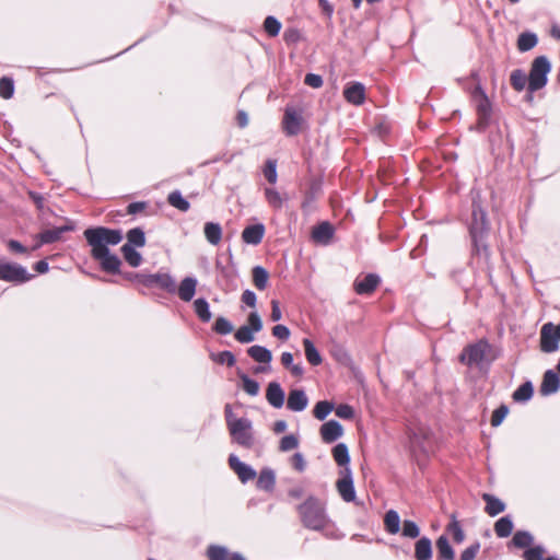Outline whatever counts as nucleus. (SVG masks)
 Wrapping results in <instances>:
<instances>
[{"label":"nucleus","instance_id":"obj_1","mask_svg":"<svg viewBox=\"0 0 560 560\" xmlns=\"http://www.w3.org/2000/svg\"><path fill=\"white\" fill-rule=\"evenodd\" d=\"M302 525L315 532H320L326 538L341 539L343 534L336 527L327 514L326 504L314 495H308L296 508Z\"/></svg>","mask_w":560,"mask_h":560},{"label":"nucleus","instance_id":"obj_2","mask_svg":"<svg viewBox=\"0 0 560 560\" xmlns=\"http://www.w3.org/2000/svg\"><path fill=\"white\" fill-rule=\"evenodd\" d=\"M489 231V222L487 218L486 210L481 207L479 200V194L477 192L472 197L471 203V222L469 225V233L472 241L474 252L477 254H481L482 252L487 253L488 247L485 243V237Z\"/></svg>","mask_w":560,"mask_h":560},{"label":"nucleus","instance_id":"obj_3","mask_svg":"<svg viewBox=\"0 0 560 560\" xmlns=\"http://www.w3.org/2000/svg\"><path fill=\"white\" fill-rule=\"evenodd\" d=\"M84 237L91 246V255H105L109 245H117L122 240L120 230L104 226L90 228L84 231Z\"/></svg>","mask_w":560,"mask_h":560},{"label":"nucleus","instance_id":"obj_4","mask_svg":"<svg viewBox=\"0 0 560 560\" xmlns=\"http://www.w3.org/2000/svg\"><path fill=\"white\" fill-rule=\"evenodd\" d=\"M551 71V63L546 56L536 57L529 69L528 86L530 93L541 90L548 82V74Z\"/></svg>","mask_w":560,"mask_h":560},{"label":"nucleus","instance_id":"obj_5","mask_svg":"<svg viewBox=\"0 0 560 560\" xmlns=\"http://www.w3.org/2000/svg\"><path fill=\"white\" fill-rule=\"evenodd\" d=\"M232 440L245 448H252L255 443L253 423L248 418H238L229 429Z\"/></svg>","mask_w":560,"mask_h":560},{"label":"nucleus","instance_id":"obj_6","mask_svg":"<svg viewBox=\"0 0 560 560\" xmlns=\"http://www.w3.org/2000/svg\"><path fill=\"white\" fill-rule=\"evenodd\" d=\"M490 349L491 346L487 340H478L477 342L464 348L459 355V361L468 366L480 365Z\"/></svg>","mask_w":560,"mask_h":560},{"label":"nucleus","instance_id":"obj_7","mask_svg":"<svg viewBox=\"0 0 560 560\" xmlns=\"http://www.w3.org/2000/svg\"><path fill=\"white\" fill-rule=\"evenodd\" d=\"M135 279L144 287H156L168 293L176 292V283L170 273H136Z\"/></svg>","mask_w":560,"mask_h":560},{"label":"nucleus","instance_id":"obj_8","mask_svg":"<svg viewBox=\"0 0 560 560\" xmlns=\"http://www.w3.org/2000/svg\"><path fill=\"white\" fill-rule=\"evenodd\" d=\"M33 278L25 267L15 262L0 264V280L13 283H25Z\"/></svg>","mask_w":560,"mask_h":560},{"label":"nucleus","instance_id":"obj_9","mask_svg":"<svg viewBox=\"0 0 560 560\" xmlns=\"http://www.w3.org/2000/svg\"><path fill=\"white\" fill-rule=\"evenodd\" d=\"M262 329V320L257 312H252L247 317V324L241 326L234 334V338L241 343H249L255 340V334Z\"/></svg>","mask_w":560,"mask_h":560},{"label":"nucleus","instance_id":"obj_10","mask_svg":"<svg viewBox=\"0 0 560 560\" xmlns=\"http://www.w3.org/2000/svg\"><path fill=\"white\" fill-rule=\"evenodd\" d=\"M472 97L476 102L478 126L480 129H485L488 126L489 119L491 117V103L480 85L475 88Z\"/></svg>","mask_w":560,"mask_h":560},{"label":"nucleus","instance_id":"obj_11","mask_svg":"<svg viewBox=\"0 0 560 560\" xmlns=\"http://www.w3.org/2000/svg\"><path fill=\"white\" fill-rule=\"evenodd\" d=\"M336 488L345 502H354L355 489L350 467H345L340 470V478L336 482Z\"/></svg>","mask_w":560,"mask_h":560},{"label":"nucleus","instance_id":"obj_12","mask_svg":"<svg viewBox=\"0 0 560 560\" xmlns=\"http://www.w3.org/2000/svg\"><path fill=\"white\" fill-rule=\"evenodd\" d=\"M303 118L301 114L291 106H288L284 110L282 128L287 136H296L301 131Z\"/></svg>","mask_w":560,"mask_h":560},{"label":"nucleus","instance_id":"obj_13","mask_svg":"<svg viewBox=\"0 0 560 560\" xmlns=\"http://www.w3.org/2000/svg\"><path fill=\"white\" fill-rule=\"evenodd\" d=\"M559 340L555 335V325L546 323L540 329V350L546 353H551L558 350Z\"/></svg>","mask_w":560,"mask_h":560},{"label":"nucleus","instance_id":"obj_14","mask_svg":"<svg viewBox=\"0 0 560 560\" xmlns=\"http://www.w3.org/2000/svg\"><path fill=\"white\" fill-rule=\"evenodd\" d=\"M229 465L243 483L253 480L256 477L255 469H253L249 465L241 462L240 458L234 454L229 456Z\"/></svg>","mask_w":560,"mask_h":560},{"label":"nucleus","instance_id":"obj_15","mask_svg":"<svg viewBox=\"0 0 560 560\" xmlns=\"http://www.w3.org/2000/svg\"><path fill=\"white\" fill-rule=\"evenodd\" d=\"M343 96L348 103L360 106L365 102V86L360 82H351L346 85Z\"/></svg>","mask_w":560,"mask_h":560},{"label":"nucleus","instance_id":"obj_16","mask_svg":"<svg viewBox=\"0 0 560 560\" xmlns=\"http://www.w3.org/2000/svg\"><path fill=\"white\" fill-rule=\"evenodd\" d=\"M266 399L270 406L280 409L285 401V393L277 382H270L266 389Z\"/></svg>","mask_w":560,"mask_h":560},{"label":"nucleus","instance_id":"obj_17","mask_svg":"<svg viewBox=\"0 0 560 560\" xmlns=\"http://www.w3.org/2000/svg\"><path fill=\"white\" fill-rule=\"evenodd\" d=\"M343 434L342 425L336 420H329L320 427V436L325 443H332Z\"/></svg>","mask_w":560,"mask_h":560},{"label":"nucleus","instance_id":"obj_18","mask_svg":"<svg viewBox=\"0 0 560 560\" xmlns=\"http://www.w3.org/2000/svg\"><path fill=\"white\" fill-rule=\"evenodd\" d=\"M381 279L375 273H369L362 279L354 281V291L360 295L371 294L380 284Z\"/></svg>","mask_w":560,"mask_h":560},{"label":"nucleus","instance_id":"obj_19","mask_svg":"<svg viewBox=\"0 0 560 560\" xmlns=\"http://www.w3.org/2000/svg\"><path fill=\"white\" fill-rule=\"evenodd\" d=\"M266 229L262 223L246 226L242 232V241L248 245H258L261 243Z\"/></svg>","mask_w":560,"mask_h":560},{"label":"nucleus","instance_id":"obj_20","mask_svg":"<svg viewBox=\"0 0 560 560\" xmlns=\"http://www.w3.org/2000/svg\"><path fill=\"white\" fill-rule=\"evenodd\" d=\"M308 398L303 389H292L289 393L287 408L294 412H301L306 409Z\"/></svg>","mask_w":560,"mask_h":560},{"label":"nucleus","instance_id":"obj_21","mask_svg":"<svg viewBox=\"0 0 560 560\" xmlns=\"http://www.w3.org/2000/svg\"><path fill=\"white\" fill-rule=\"evenodd\" d=\"M560 381L558 374L552 370H547L544 374L540 385V394L549 396L559 390Z\"/></svg>","mask_w":560,"mask_h":560},{"label":"nucleus","instance_id":"obj_22","mask_svg":"<svg viewBox=\"0 0 560 560\" xmlns=\"http://www.w3.org/2000/svg\"><path fill=\"white\" fill-rule=\"evenodd\" d=\"M197 284L198 281L195 277L184 278L177 288L179 299L184 302H190L195 296Z\"/></svg>","mask_w":560,"mask_h":560},{"label":"nucleus","instance_id":"obj_23","mask_svg":"<svg viewBox=\"0 0 560 560\" xmlns=\"http://www.w3.org/2000/svg\"><path fill=\"white\" fill-rule=\"evenodd\" d=\"M92 257L95 260L100 261L101 267L104 271L109 272V273L119 272L121 261L118 258V256L110 254L109 250H107V253L105 255H101V256L92 255Z\"/></svg>","mask_w":560,"mask_h":560},{"label":"nucleus","instance_id":"obj_24","mask_svg":"<svg viewBox=\"0 0 560 560\" xmlns=\"http://www.w3.org/2000/svg\"><path fill=\"white\" fill-rule=\"evenodd\" d=\"M334 236V228L329 222H322L312 231V237L315 242L328 244Z\"/></svg>","mask_w":560,"mask_h":560},{"label":"nucleus","instance_id":"obj_25","mask_svg":"<svg viewBox=\"0 0 560 560\" xmlns=\"http://www.w3.org/2000/svg\"><path fill=\"white\" fill-rule=\"evenodd\" d=\"M433 556L432 541L428 537H421L415 545L416 560H431Z\"/></svg>","mask_w":560,"mask_h":560},{"label":"nucleus","instance_id":"obj_26","mask_svg":"<svg viewBox=\"0 0 560 560\" xmlns=\"http://www.w3.org/2000/svg\"><path fill=\"white\" fill-rule=\"evenodd\" d=\"M73 226L70 224L55 228V229H48L43 231L39 234V240L42 244H51L54 242H57L61 238L62 234L68 231H72Z\"/></svg>","mask_w":560,"mask_h":560},{"label":"nucleus","instance_id":"obj_27","mask_svg":"<svg viewBox=\"0 0 560 560\" xmlns=\"http://www.w3.org/2000/svg\"><path fill=\"white\" fill-rule=\"evenodd\" d=\"M482 500L486 502L485 511L490 516H495L505 510V503L492 494L483 493Z\"/></svg>","mask_w":560,"mask_h":560},{"label":"nucleus","instance_id":"obj_28","mask_svg":"<svg viewBox=\"0 0 560 560\" xmlns=\"http://www.w3.org/2000/svg\"><path fill=\"white\" fill-rule=\"evenodd\" d=\"M322 192V180L314 178L311 180L308 189L305 192V198L302 202V209L308 210L311 205L318 198Z\"/></svg>","mask_w":560,"mask_h":560},{"label":"nucleus","instance_id":"obj_29","mask_svg":"<svg viewBox=\"0 0 560 560\" xmlns=\"http://www.w3.org/2000/svg\"><path fill=\"white\" fill-rule=\"evenodd\" d=\"M247 354L260 364H269L272 360V353L269 349L262 346H252L247 349Z\"/></svg>","mask_w":560,"mask_h":560},{"label":"nucleus","instance_id":"obj_30","mask_svg":"<svg viewBox=\"0 0 560 560\" xmlns=\"http://www.w3.org/2000/svg\"><path fill=\"white\" fill-rule=\"evenodd\" d=\"M436 559L438 560H454L455 551L452 548L446 536L442 535L436 539Z\"/></svg>","mask_w":560,"mask_h":560},{"label":"nucleus","instance_id":"obj_31","mask_svg":"<svg viewBox=\"0 0 560 560\" xmlns=\"http://www.w3.org/2000/svg\"><path fill=\"white\" fill-rule=\"evenodd\" d=\"M206 240L211 245H218L222 238V229L219 223L207 222L203 228Z\"/></svg>","mask_w":560,"mask_h":560},{"label":"nucleus","instance_id":"obj_32","mask_svg":"<svg viewBox=\"0 0 560 560\" xmlns=\"http://www.w3.org/2000/svg\"><path fill=\"white\" fill-rule=\"evenodd\" d=\"M513 521L510 515L499 518L494 524V533L500 538L509 537L513 532Z\"/></svg>","mask_w":560,"mask_h":560},{"label":"nucleus","instance_id":"obj_33","mask_svg":"<svg viewBox=\"0 0 560 560\" xmlns=\"http://www.w3.org/2000/svg\"><path fill=\"white\" fill-rule=\"evenodd\" d=\"M276 475L270 468H264L258 477L257 487L259 489L271 491L275 488Z\"/></svg>","mask_w":560,"mask_h":560},{"label":"nucleus","instance_id":"obj_34","mask_svg":"<svg viewBox=\"0 0 560 560\" xmlns=\"http://www.w3.org/2000/svg\"><path fill=\"white\" fill-rule=\"evenodd\" d=\"M332 457L336 464L342 469L345 467H349L350 456H349V450L348 446L345 443H338L332 448Z\"/></svg>","mask_w":560,"mask_h":560},{"label":"nucleus","instance_id":"obj_35","mask_svg":"<svg viewBox=\"0 0 560 560\" xmlns=\"http://www.w3.org/2000/svg\"><path fill=\"white\" fill-rule=\"evenodd\" d=\"M303 347L305 352V358L308 361V363L313 366H317L322 363L323 359L319 354L318 350L314 346L313 341L305 338L303 340Z\"/></svg>","mask_w":560,"mask_h":560},{"label":"nucleus","instance_id":"obj_36","mask_svg":"<svg viewBox=\"0 0 560 560\" xmlns=\"http://www.w3.org/2000/svg\"><path fill=\"white\" fill-rule=\"evenodd\" d=\"M538 43V37L535 33L524 32L517 38V49L522 52L533 49Z\"/></svg>","mask_w":560,"mask_h":560},{"label":"nucleus","instance_id":"obj_37","mask_svg":"<svg viewBox=\"0 0 560 560\" xmlns=\"http://www.w3.org/2000/svg\"><path fill=\"white\" fill-rule=\"evenodd\" d=\"M194 311H195L196 315L198 316V318L202 323L210 322L212 314L209 308V303L206 299L199 298V299L195 300L194 301Z\"/></svg>","mask_w":560,"mask_h":560},{"label":"nucleus","instance_id":"obj_38","mask_svg":"<svg viewBox=\"0 0 560 560\" xmlns=\"http://www.w3.org/2000/svg\"><path fill=\"white\" fill-rule=\"evenodd\" d=\"M384 525L387 533L395 535L400 529V517L395 510H389L384 516Z\"/></svg>","mask_w":560,"mask_h":560},{"label":"nucleus","instance_id":"obj_39","mask_svg":"<svg viewBox=\"0 0 560 560\" xmlns=\"http://www.w3.org/2000/svg\"><path fill=\"white\" fill-rule=\"evenodd\" d=\"M121 253L124 255L125 260L131 266V267H139L142 262V256L141 254L136 250L135 247L130 246V244H124L121 246Z\"/></svg>","mask_w":560,"mask_h":560},{"label":"nucleus","instance_id":"obj_40","mask_svg":"<svg viewBox=\"0 0 560 560\" xmlns=\"http://www.w3.org/2000/svg\"><path fill=\"white\" fill-rule=\"evenodd\" d=\"M132 247H143L145 245V234L141 228H133L127 232V243Z\"/></svg>","mask_w":560,"mask_h":560},{"label":"nucleus","instance_id":"obj_41","mask_svg":"<svg viewBox=\"0 0 560 560\" xmlns=\"http://www.w3.org/2000/svg\"><path fill=\"white\" fill-rule=\"evenodd\" d=\"M534 393V387L532 382L527 381L523 383L514 393H513V399L518 402H526L528 401Z\"/></svg>","mask_w":560,"mask_h":560},{"label":"nucleus","instance_id":"obj_42","mask_svg":"<svg viewBox=\"0 0 560 560\" xmlns=\"http://www.w3.org/2000/svg\"><path fill=\"white\" fill-rule=\"evenodd\" d=\"M510 83L515 91L521 92L525 89L526 83L528 84V79L522 69H515L511 72Z\"/></svg>","mask_w":560,"mask_h":560},{"label":"nucleus","instance_id":"obj_43","mask_svg":"<svg viewBox=\"0 0 560 560\" xmlns=\"http://www.w3.org/2000/svg\"><path fill=\"white\" fill-rule=\"evenodd\" d=\"M268 271L261 267L256 266L253 268V282L258 290H265L268 284Z\"/></svg>","mask_w":560,"mask_h":560},{"label":"nucleus","instance_id":"obj_44","mask_svg":"<svg viewBox=\"0 0 560 560\" xmlns=\"http://www.w3.org/2000/svg\"><path fill=\"white\" fill-rule=\"evenodd\" d=\"M167 201L172 207L183 212L188 211L190 208V203L182 196L180 191L178 190L172 191L167 197Z\"/></svg>","mask_w":560,"mask_h":560},{"label":"nucleus","instance_id":"obj_45","mask_svg":"<svg viewBox=\"0 0 560 560\" xmlns=\"http://www.w3.org/2000/svg\"><path fill=\"white\" fill-rule=\"evenodd\" d=\"M334 408L335 406L332 402L328 400H320L315 405L313 415L318 420H325Z\"/></svg>","mask_w":560,"mask_h":560},{"label":"nucleus","instance_id":"obj_46","mask_svg":"<svg viewBox=\"0 0 560 560\" xmlns=\"http://www.w3.org/2000/svg\"><path fill=\"white\" fill-rule=\"evenodd\" d=\"M242 381V387L245 393L249 396H257L259 393V383L253 378H250L245 373L238 375Z\"/></svg>","mask_w":560,"mask_h":560},{"label":"nucleus","instance_id":"obj_47","mask_svg":"<svg viewBox=\"0 0 560 560\" xmlns=\"http://www.w3.org/2000/svg\"><path fill=\"white\" fill-rule=\"evenodd\" d=\"M534 537L529 532L518 530L514 534L512 544L517 548H526L533 544Z\"/></svg>","mask_w":560,"mask_h":560},{"label":"nucleus","instance_id":"obj_48","mask_svg":"<svg viewBox=\"0 0 560 560\" xmlns=\"http://www.w3.org/2000/svg\"><path fill=\"white\" fill-rule=\"evenodd\" d=\"M430 432L425 429H419L418 432H412L411 443L418 446L421 451L428 452L427 440L429 439Z\"/></svg>","mask_w":560,"mask_h":560},{"label":"nucleus","instance_id":"obj_49","mask_svg":"<svg viewBox=\"0 0 560 560\" xmlns=\"http://www.w3.org/2000/svg\"><path fill=\"white\" fill-rule=\"evenodd\" d=\"M447 532L453 535V539L455 542L460 544L464 541V539H465L464 530L454 514L452 515L451 523L447 525Z\"/></svg>","mask_w":560,"mask_h":560},{"label":"nucleus","instance_id":"obj_50","mask_svg":"<svg viewBox=\"0 0 560 560\" xmlns=\"http://www.w3.org/2000/svg\"><path fill=\"white\" fill-rule=\"evenodd\" d=\"M209 560H228L229 550L219 545H210L207 549Z\"/></svg>","mask_w":560,"mask_h":560},{"label":"nucleus","instance_id":"obj_51","mask_svg":"<svg viewBox=\"0 0 560 560\" xmlns=\"http://www.w3.org/2000/svg\"><path fill=\"white\" fill-rule=\"evenodd\" d=\"M233 329L232 323L223 316H219L213 325V330L222 336L231 334Z\"/></svg>","mask_w":560,"mask_h":560},{"label":"nucleus","instance_id":"obj_52","mask_svg":"<svg viewBox=\"0 0 560 560\" xmlns=\"http://www.w3.org/2000/svg\"><path fill=\"white\" fill-rule=\"evenodd\" d=\"M264 30L269 36L275 37L280 33L281 23L275 16L269 15L264 21Z\"/></svg>","mask_w":560,"mask_h":560},{"label":"nucleus","instance_id":"obj_53","mask_svg":"<svg viewBox=\"0 0 560 560\" xmlns=\"http://www.w3.org/2000/svg\"><path fill=\"white\" fill-rule=\"evenodd\" d=\"M14 93V82L9 77H2L0 79V96L4 100H9Z\"/></svg>","mask_w":560,"mask_h":560},{"label":"nucleus","instance_id":"obj_54","mask_svg":"<svg viewBox=\"0 0 560 560\" xmlns=\"http://www.w3.org/2000/svg\"><path fill=\"white\" fill-rule=\"evenodd\" d=\"M265 197L267 202L275 209L282 208L283 199L281 195L273 188L265 189Z\"/></svg>","mask_w":560,"mask_h":560},{"label":"nucleus","instance_id":"obj_55","mask_svg":"<svg viewBox=\"0 0 560 560\" xmlns=\"http://www.w3.org/2000/svg\"><path fill=\"white\" fill-rule=\"evenodd\" d=\"M401 534L404 537L415 539L420 535V528L416 522L405 520L402 523Z\"/></svg>","mask_w":560,"mask_h":560},{"label":"nucleus","instance_id":"obj_56","mask_svg":"<svg viewBox=\"0 0 560 560\" xmlns=\"http://www.w3.org/2000/svg\"><path fill=\"white\" fill-rule=\"evenodd\" d=\"M298 446H299V439L293 434H289V435H284L280 440L279 450L281 452H289V451L296 448Z\"/></svg>","mask_w":560,"mask_h":560},{"label":"nucleus","instance_id":"obj_57","mask_svg":"<svg viewBox=\"0 0 560 560\" xmlns=\"http://www.w3.org/2000/svg\"><path fill=\"white\" fill-rule=\"evenodd\" d=\"M264 175L270 184L277 183V163L273 160H268L264 170Z\"/></svg>","mask_w":560,"mask_h":560},{"label":"nucleus","instance_id":"obj_58","mask_svg":"<svg viewBox=\"0 0 560 560\" xmlns=\"http://www.w3.org/2000/svg\"><path fill=\"white\" fill-rule=\"evenodd\" d=\"M509 412V408L505 406V405H501L499 408H497L492 416H491V425L492 427H498L502 423V421L504 420V418L506 417Z\"/></svg>","mask_w":560,"mask_h":560},{"label":"nucleus","instance_id":"obj_59","mask_svg":"<svg viewBox=\"0 0 560 560\" xmlns=\"http://www.w3.org/2000/svg\"><path fill=\"white\" fill-rule=\"evenodd\" d=\"M545 549L541 546H536L525 550L523 557L525 560H544Z\"/></svg>","mask_w":560,"mask_h":560},{"label":"nucleus","instance_id":"obj_60","mask_svg":"<svg viewBox=\"0 0 560 560\" xmlns=\"http://www.w3.org/2000/svg\"><path fill=\"white\" fill-rule=\"evenodd\" d=\"M335 412H336V416L341 418V419H345V420H350L353 418L354 416V410L351 406L347 405V404H341L339 405L336 409H335Z\"/></svg>","mask_w":560,"mask_h":560},{"label":"nucleus","instance_id":"obj_61","mask_svg":"<svg viewBox=\"0 0 560 560\" xmlns=\"http://www.w3.org/2000/svg\"><path fill=\"white\" fill-rule=\"evenodd\" d=\"M214 360L218 363L226 364L228 366H233L236 362L234 354L229 350L218 353Z\"/></svg>","mask_w":560,"mask_h":560},{"label":"nucleus","instance_id":"obj_62","mask_svg":"<svg viewBox=\"0 0 560 560\" xmlns=\"http://www.w3.org/2000/svg\"><path fill=\"white\" fill-rule=\"evenodd\" d=\"M479 550H480V542L476 541L475 544L470 545L462 552L460 560H475Z\"/></svg>","mask_w":560,"mask_h":560},{"label":"nucleus","instance_id":"obj_63","mask_svg":"<svg viewBox=\"0 0 560 560\" xmlns=\"http://www.w3.org/2000/svg\"><path fill=\"white\" fill-rule=\"evenodd\" d=\"M292 466L295 470L302 472L306 468V460L302 453H294L291 458Z\"/></svg>","mask_w":560,"mask_h":560},{"label":"nucleus","instance_id":"obj_64","mask_svg":"<svg viewBox=\"0 0 560 560\" xmlns=\"http://www.w3.org/2000/svg\"><path fill=\"white\" fill-rule=\"evenodd\" d=\"M304 83L311 88L318 89L323 85V79L319 74L307 73Z\"/></svg>","mask_w":560,"mask_h":560}]
</instances>
